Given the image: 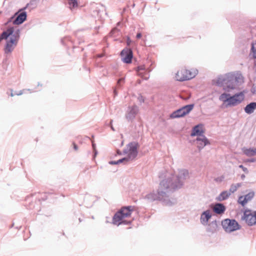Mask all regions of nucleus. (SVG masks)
Masks as SVG:
<instances>
[{
	"label": "nucleus",
	"instance_id": "obj_24",
	"mask_svg": "<svg viewBox=\"0 0 256 256\" xmlns=\"http://www.w3.org/2000/svg\"><path fill=\"white\" fill-rule=\"evenodd\" d=\"M129 160H130V159H129L128 157L127 156V157L124 158H121L118 160H116L118 162V164H120L122 162H124L125 164Z\"/></svg>",
	"mask_w": 256,
	"mask_h": 256
},
{
	"label": "nucleus",
	"instance_id": "obj_21",
	"mask_svg": "<svg viewBox=\"0 0 256 256\" xmlns=\"http://www.w3.org/2000/svg\"><path fill=\"white\" fill-rule=\"evenodd\" d=\"M256 109V102H252L247 104L244 108L245 112L248 114H252Z\"/></svg>",
	"mask_w": 256,
	"mask_h": 256
},
{
	"label": "nucleus",
	"instance_id": "obj_11",
	"mask_svg": "<svg viewBox=\"0 0 256 256\" xmlns=\"http://www.w3.org/2000/svg\"><path fill=\"white\" fill-rule=\"evenodd\" d=\"M122 62L126 64H130L133 58L132 51L130 48H125L120 52Z\"/></svg>",
	"mask_w": 256,
	"mask_h": 256
},
{
	"label": "nucleus",
	"instance_id": "obj_6",
	"mask_svg": "<svg viewBox=\"0 0 256 256\" xmlns=\"http://www.w3.org/2000/svg\"><path fill=\"white\" fill-rule=\"evenodd\" d=\"M139 144L136 142H131L127 145L126 148L124 149L123 153L128 154V156L130 160H134L138 154V148Z\"/></svg>",
	"mask_w": 256,
	"mask_h": 256
},
{
	"label": "nucleus",
	"instance_id": "obj_33",
	"mask_svg": "<svg viewBox=\"0 0 256 256\" xmlns=\"http://www.w3.org/2000/svg\"><path fill=\"white\" fill-rule=\"evenodd\" d=\"M138 100L140 103L144 102V98L142 96H140L138 98Z\"/></svg>",
	"mask_w": 256,
	"mask_h": 256
},
{
	"label": "nucleus",
	"instance_id": "obj_36",
	"mask_svg": "<svg viewBox=\"0 0 256 256\" xmlns=\"http://www.w3.org/2000/svg\"><path fill=\"white\" fill-rule=\"evenodd\" d=\"M24 90H20L18 92H15V94L18 96L22 95L24 92Z\"/></svg>",
	"mask_w": 256,
	"mask_h": 256
},
{
	"label": "nucleus",
	"instance_id": "obj_13",
	"mask_svg": "<svg viewBox=\"0 0 256 256\" xmlns=\"http://www.w3.org/2000/svg\"><path fill=\"white\" fill-rule=\"evenodd\" d=\"M212 214L210 210H208L204 211L200 215V220L201 224L204 226L208 224L209 220L211 218Z\"/></svg>",
	"mask_w": 256,
	"mask_h": 256
},
{
	"label": "nucleus",
	"instance_id": "obj_30",
	"mask_svg": "<svg viewBox=\"0 0 256 256\" xmlns=\"http://www.w3.org/2000/svg\"><path fill=\"white\" fill-rule=\"evenodd\" d=\"M92 146L94 153V157H95L98 154V152L96 149V144L93 142H92Z\"/></svg>",
	"mask_w": 256,
	"mask_h": 256
},
{
	"label": "nucleus",
	"instance_id": "obj_27",
	"mask_svg": "<svg viewBox=\"0 0 256 256\" xmlns=\"http://www.w3.org/2000/svg\"><path fill=\"white\" fill-rule=\"evenodd\" d=\"M238 167L242 170L246 174L248 173V170L243 165L240 164L238 166Z\"/></svg>",
	"mask_w": 256,
	"mask_h": 256
},
{
	"label": "nucleus",
	"instance_id": "obj_49",
	"mask_svg": "<svg viewBox=\"0 0 256 256\" xmlns=\"http://www.w3.org/2000/svg\"><path fill=\"white\" fill-rule=\"evenodd\" d=\"M120 24V22L118 23V24Z\"/></svg>",
	"mask_w": 256,
	"mask_h": 256
},
{
	"label": "nucleus",
	"instance_id": "obj_35",
	"mask_svg": "<svg viewBox=\"0 0 256 256\" xmlns=\"http://www.w3.org/2000/svg\"><path fill=\"white\" fill-rule=\"evenodd\" d=\"M124 82V78H121L120 79H119L117 82V84L118 85L120 86V82Z\"/></svg>",
	"mask_w": 256,
	"mask_h": 256
},
{
	"label": "nucleus",
	"instance_id": "obj_34",
	"mask_svg": "<svg viewBox=\"0 0 256 256\" xmlns=\"http://www.w3.org/2000/svg\"><path fill=\"white\" fill-rule=\"evenodd\" d=\"M132 42V41L131 40L130 38L129 37H128L127 38V40H126V44H127V46H130V44H131Z\"/></svg>",
	"mask_w": 256,
	"mask_h": 256
},
{
	"label": "nucleus",
	"instance_id": "obj_39",
	"mask_svg": "<svg viewBox=\"0 0 256 256\" xmlns=\"http://www.w3.org/2000/svg\"><path fill=\"white\" fill-rule=\"evenodd\" d=\"M139 74L140 76H142V78H144V79H145V80H148V77H149V76H144L143 75H142V73H141V72H139V74Z\"/></svg>",
	"mask_w": 256,
	"mask_h": 256
},
{
	"label": "nucleus",
	"instance_id": "obj_29",
	"mask_svg": "<svg viewBox=\"0 0 256 256\" xmlns=\"http://www.w3.org/2000/svg\"><path fill=\"white\" fill-rule=\"evenodd\" d=\"M146 69L145 66L142 65L140 66L137 68V71L139 72L140 70H144Z\"/></svg>",
	"mask_w": 256,
	"mask_h": 256
},
{
	"label": "nucleus",
	"instance_id": "obj_38",
	"mask_svg": "<svg viewBox=\"0 0 256 256\" xmlns=\"http://www.w3.org/2000/svg\"><path fill=\"white\" fill-rule=\"evenodd\" d=\"M214 226L215 227H216V222L215 220V221H213L210 224V226Z\"/></svg>",
	"mask_w": 256,
	"mask_h": 256
},
{
	"label": "nucleus",
	"instance_id": "obj_15",
	"mask_svg": "<svg viewBox=\"0 0 256 256\" xmlns=\"http://www.w3.org/2000/svg\"><path fill=\"white\" fill-rule=\"evenodd\" d=\"M196 142L197 146L200 150H202L204 148V146L210 144L208 140L204 136H202V138H198L196 140Z\"/></svg>",
	"mask_w": 256,
	"mask_h": 256
},
{
	"label": "nucleus",
	"instance_id": "obj_1",
	"mask_svg": "<svg viewBox=\"0 0 256 256\" xmlns=\"http://www.w3.org/2000/svg\"><path fill=\"white\" fill-rule=\"evenodd\" d=\"M189 177L188 172L186 170H181L178 174L172 176L170 178L162 180L156 192L153 191L148 194L146 197L150 201L160 200L164 205L171 206L176 202V200L170 197L173 190L180 188L184 181Z\"/></svg>",
	"mask_w": 256,
	"mask_h": 256
},
{
	"label": "nucleus",
	"instance_id": "obj_22",
	"mask_svg": "<svg viewBox=\"0 0 256 256\" xmlns=\"http://www.w3.org/2000/svg\"><path fill=\"white\" fill-rule=\"evenodd\" d=\"M244 154L248 156L256 155V148H248L244 151Z\"/></svg>",
	"mask_w": 256,
	"mask_h": 256
},
{
	"label": "nucleus",
	"instance_id": "obj_4",
	"mask_svg": "<svg viewBox=\"0 0 256 256\" xmlns=\"http://www.w3.org/2000/svg\"><path fill=\"white\" fill-rule=\"evenodd\" d=\"M198 70L191 71L186 69H182L178 70L176 74V78L178 81H184L192 79L198 74Z\"/></svg>",
	"mask_w": 256,
	"mask_h": 256
},
{
	"label": "nucleus",
	"instance_id": "obj_26",
	"mask_svg": "<svg viewBox=\"0 0 256 256\" xmlns=\"http://www.w3.org/2000/svg\"><path fill=\"white\" fill-rule=\"evenodd\" d=\"M131 223V221L130 220H122L118 222H117V224L116 225L119 226L120 224H130Z\"/></svg>",
	"mask_w": 256,
	"mask_h": 256
},
{
	"label": "nucleus",
	"instance_id": "obj_12",
	"mask_svg": "<svg viewBox=\"0 0 256 256\" xmlns=\"http://www.w3.org/2000/svg\"><path fill=\"white\" fill-rule=\"evenodd\" d=\"M254 192H250L244 196H240L238 198V202L242 206H244L246 204L250 201L254 196Z\"/></svg>",
	"mask_w": 256,
	"mask_h": 256
},
{
	"label": "nucleus",
	"instance_id": "obj_14",
	"mask_svg": "<svg viewBox=\"0 0 256 256\" xmlns=\"http://www.w3.org/2000/svg\"><path fill=\"white\" fill-rule=\"evenodd\" d=\"M204 131L203 130V125L199 124L194 126L192 130L190 136H202Z\"/></svg>",
	"mask_w": 256,
	"mask_h": 256
},
{
	"label": "nucleus",
	"instance_id": "obj_32",
	"mask_svg": "<svg viewBox=\"0 0 256 256\" xmlns=\"http://www.w3.org/2000/svg\"><path fill=\"white\" fill-rule=\"evenodd\" d=\"M246 162H256V159L254 158H248L246 160Z\"/></svg>",
	"mask_w": 256,
	"mask_h": 256
},
{
	"label": "nucleus",
	"instance_id": "obj_18",
	"mask_svg": "<svg viewBox=\"0 0 256 256\" xmlns=\"http://www.w3.org/2000/svg\"><path fill=\"white\" fill-rule=\"evenodd\" d=\"M14 32L13 28H10L4 31L0 35V42L2 40H7L8 37H12V35L14 34Z\"/></svg>",
	"mask_w": 256,
	"mask_h": 256
},
{
	"label": "nucleus",
	"instance_id": "obj_37",
	"mask_svg": "<svg viewBox=\"0 0 256 256\" xmlns=\"http://www.w3.org/2000/svg\"><path fill=\"white\" fill-rule=\"evenodd\" d=\"M109 164L113 165V164H118L117 161H113L111 160L108 162Z\"/></svg>",
	"mask_w": 256,
	"mask_h": 256
},
{
	"label": "nucleus",
	"instance_id": "obj_48",
	"mask_svg": "<svg viewBox=\"0 0 256 256\" xmlns=\"http://www.w3.org/2000/svg\"><path fill=\"white\" fill-rule=\"evenodd\" d=\"M138 82L139 84H140V80H138Z\"/></svg>",
	"mask_w": 256,
	"mask_h": 256
},
{
	"label": "nucleus",
	"instance_id": "obj_46",
	"mask_svg": "<svg viewBox=\"0 0 256 256\" xmlns=\"http://www.w3.org/2000/svg\"><path fill=\"white\" fill-rule=\"evenodd\" d=\"M14 95H16L15 93L14 94L12 92L11 94H10V96H13Z\"/></svg>",
	"mask_w": 256,
	"mask_h": 256
},
{
	"label": "nucleus",
	"instance_id": "obj_3",
	"mask_svg": "<svg viewBox=\"0 0 256 256\" xmlns=\"http://www.w3.org/2000/svg\"><path fill=\"white\" fill-rule=\"evenodd\" d=\"M134 206H128L122 208L120 210L116 212L113 216L112 223L116 224L117 222L122 220L124 218L130 216L131 212L134 210Z\"/></svg>",
	"mask_w": 256,
	"mask_h": 256
},
{
	"label": "nucleus",
	"instance_id": "obj_10",
	"mask_svg": "<svg viewBox=\"0 0 256 256\" xmlns=\"http://www.w3.org/2000/svg\"><path fill=\"white\" fill-rule=\"evenodd\" d=\"M138 112L139 108L138 106L134 105L132 106H129L126 113V118L128 122H132L135 118Z\"/></svg>",
	"mask_w": 256,
	"mask_h": 256
},
{
	"label": "nucleus",
	"instance_id": "obj_23",
	"mask_svg": "<svg viewBox=\"0 0 256 256\" xmlns=\"http://www.w3.org/2000/svg\"><path fill=\"white\" fill-rule=\"evenodd\" d=\"M242 186V183H237L234 184L230 186V188L229 190V192H230V194L232 193H234L237 190L238 188Z\"/></svg>",
	"mask_w": 256,
	"mask_h": 256
},
{
	"label": "nucleus",
	"instance_id": "obj_16",
	"mask_svg": "<svg viewBox=\"0 0 256 256\" xmlns=\"http://www.w3.org/2000/svg\"><path fill=\"white\" fill-rule=\"evenodd\" d=\"M26 12H22L13 20L12 23L14 24H20L26 20Z\"/></svg>",
	"mask_w": 256,
	"mask_h": 256
},
{
	"label": "nucleus",
	"instance_id": "obj_40",
	"mask_svg": "<svg viewBox=\"0 0 256 256\" xmlns=\"http://www.w3.org/2000/svg\"><path fill=\"white\" fill-rule=\"evenodd\" d=\"M112 120H110V126L111 129L113 131H115V130H114V128L113 127V126L112 125Z\"/></svg>",
	"mask_w": 256,
	"mask_h": 256
},
{
	"label": "nucleus",
	"instance_id": "obj_25",
	"mask_svg": "<svg viewBox=\"0 0 256 256\" xmlns=\"http://www.w3.org/2000/svg\"><path fill=\"white\" fill-rule=\"evenodd\" d=\"M68 4L70 6H72L73 8L78 6V2L76 0H68Z\"/></svg>",
	"mask_w": 256,
	"mask_h": 256
},
{
	"label": "nucleus",
	"instance_id": "obj_19",
	"mask_svg": "<svg viewBox=\"0 0 256 256\" xmlns=\"http://www.w3.org/2000/svg\"><path fill=\"white\" fill-rule=\"evenodd\" d=\"M14 32L13 28H10L4 31L0 35V42L2 40H7L8 37H12V35L14 34Z\"/></svg>",
	"mask_w": 256,
	"mask_h": 256
},
{
	"label": "nucleus",
	"instance_id": "obj_41",
	"mask_svg": "<svg viewBox=\"0 0 256 256\" xmlns=\"http://www.w3.org/2000/svg\"><path fill=\"white\" fill-rule=\"evenodd\" d=\"M141 37H142L141 33H140V32L136 34V38L138 39V38H140Z\"/></svg>",
	"mask_w": 256,
	"mask_h": 256
},
{
	"label": "nucleus",
	"instance_id": "obj_45",
	"mask_svg": "<svg viewBox=\"0 0 256 256\" xmlns=\"http://www.w3.org/2000/svg\"><path fill=\"white\" fill-rule=\"evenodd\" d=\"M117 152H118V154H120V155L121 154V152L120 150H118Z\"/></svg>",
	"mask_w": 256,
	"mask_h": 256
},
{
	"label": "nucleus",
	"instance_id": "obj_47",
	"mask_svg": "<svg viewBox=\"0 0 256 256\" xmlns=\"http://www.w3.org/2000/svg\"><path fill=\"white\" fill-rule=\"evenodd\" d=\"M98 58H102V56H103V55H102V54H98Z\"/></svg>",
	"mask_w": 256,
	"mask_h": 256
},
{
	"label": "nucleus",
	"instance_id": "obj_20",
	"mask_svg": "<svg viewBox=\"0 0 256 256\" xmlns=\"http://www.w3.org/2000/svg\"><path fill=\"white\" fill-rule=\"evenodd\" d=\"M230 192L228 190L222 192L216 198L217 201L222 202L228 199L230 196Z\"/></svg>",
	"mask_w": 256,
	"mask_h": 256
},
{
	"label": "nucleus",
	"instance_id": "obj_2",
	"mask_svg": "<svg viewBox=\"0 0 256 256\" xmlns=\"http://www.w3.org/2000/svg\"><path fill=\"white\" fill-rule=\"evenodd\" d=\"M214 81L216 86L222 87L223 90L225 91V92L220 96L219 100L226 104V108L235 106L244 100V92L234 94L232 96L229 93L236 89L239 84L242 82V76L241 74L236 75L232 72H229L219 76Z\"/></svg>",
	"mask_w": 256,
	"mask_h": 256
},
{
	"label": "nucleus",
	"instance_id": "obj_28",
	"mask_svg": "<svg viewBox=\"0 0 256 256\" xmlns=\"http://www.w3.org/2000/svg\"><path fill=\"white\" fill-rule=\"evenodd\" d=\"M119 30L118 28H113L112 30H111V32H110V34L112 36H114V34L115 33L117 32H118Z\"/></svg>",
	"mask_w": 256,
	"mask_h": 256
},
{
	"label": "nucleus",
	"instance_id": "obj_43",
	"mask_svg": "<svg viewBox=\"0 0 256 256\" xmlns=\"http://www.w3.org/2000/svg\"><path fill=\"white\" fill-rule=\"evenodd\" d=\"M245 175L244 174H242L240 176V178L242 180H244V178H245Z\"/></svg>",
	"mask_w": 256,
	"mask_h": 256
},
{
	"label": "nucleus",
	"instance_id": "obj_42",
	"mask_svg": "<svg viewBox=\"0 0 256 256\" xmlns=\"http://www.w3.org/2000/svg\"><path fill=\"white\" fill-rule=\"evenodd\" d=\"M73 145H74V150H78V146H77V145L74 143H73Z\"/></svg>",
	"mask_w": 256,
	"mask_h": 256
},
{
	"label": "nucleus",
	"instance_id": "obj_8",
	"mask_svg": "<svg viewBox=\"0 0 256 256\" xmlns=\"http://www.w3.org/2000/svg\"><path fill=\"white\" fill-rule=\"evenodd\" d=\"M194 104L184 106L182 108L170 114L171 118H178L188 114L194 108Z\"/></svg>",
	"mask_w": 256,
	"mask_h": 256
},
{
	"label": "nucleus",
	"instance_id": "obj_9",
	"mask_svg": "<svg viewBox=\"0 0 256 256\" xmlns=\"http://www.w3.org/2000/svg\"><path fill=\"white\" fill-rule=\"evenodd\" d=\"M242 218L248 226L256 224V210L252 212L250 210H246L244 213Z\"/></svg>",
	"mask_w": 256,
	"mask_h": 256
},
{
	"label": "nucleus",
	"instance_id": "obj_17",
	"mask_svg": "<svg viewBox=\"0 0 256 256\" xmlns=\"http://www.w3.org/2000/svg\"><path fill=\"white\" fill-rule=\"evenodd\" d=\"M213 211L216 214H224L226 210L225 206L221 203H216L212 207Z\"/></svg>",
	"mask_w": 256,
	"mask_h": 256
},
{
	"label": "nucleus",
	"instance_id": "obj_44",
	"mask_svg": "<svg viewBox=\"0 0 256 256\" xmlns=\"http://www.w3.org/2000/svg\"><path fill=\"white\" fill-rule=\"evenodd\" d=\"M30 5V4H26V7H24V8L22 9V10H26V9L27 8V7H28V6Z\"/></svg>",
	"mask_w": 256,
	"mask_h": 256
},
{
	"label": "nucleus",
	"instance_id": "obj_5",
	"mask_svg": "<svg viewBox=\"0 0 256 256\" xmlns=\"http://www.w3.org/2000/svg\"><path fill=\"white\" fill-rule=\"evenodd\" d=\"M222 226L226 232H231L240 228L238 222L234 219L226 218L222 222Z\"/></svg>",
	"mask_w": 256,
	"mask_h": 256
},
{
	"label": "nucleus",
	"instance_id": "obj_7",
	"mask_svg": "<svg viewBox=\"0 0 256 256\" xmlns=\"http://www.w3.org/2000/svg\"><path fill=\"white\" fill-rule=\"evenodd\" d=\"M19 37V30H17L14 32V34L12 35V37L10 38L9 40L6 42L4 48L5 52L6 54L11 52L12 51L14 46L17 44Z\"/></svg>",
	"mask_w": 256,
	"mask_h": 256
},
{
	"label": "nucleus",
	"instance_id": "obj_31",
	"mask_svg": "<svg viewBox=\"0 0 256 256\" xmlns=\"http://www.w3.org/2000/svg\"><path fill=\"white\" fill-rule=\"evenodd\" d=\"M224 179V177L222 176L220 177H218V178H216L214 180L216 182H221Z\"/></svg>",
	"mask_w": 256,
	"mask_h": 256
}]
</instances>
